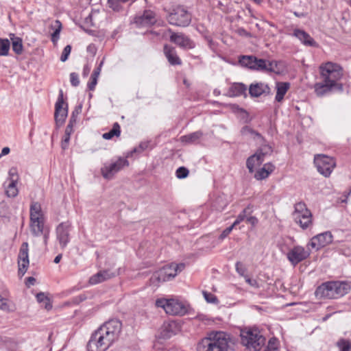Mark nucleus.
<instances>
[{
	"label": "nucleus",
	"mask_w": 351,
	"mask_h": 351,
	"mask_svg": "<svg viewBox=\"0 0 351 351\" xmlns=\"http://www.w3.org/2000/svg\"><path fill=\"white\" fill-rule=\"evenodd\" d=\"M121 322L116 319L103 324L90 336L87 343L88 351H106L120 336Z\"/></svg>",
	"instance_id": "1"
},
{
	"label": "nucleus",
	"mask_w": 351,
	"mask_h": 351,
	"mask_svg": "<svg viewBox=\"0 0 351 351\" xmlns=\"http://www.w3.org/2000/svg\"><path fill=\"white\" fill-rule=\"evenodd\" d=\"M319 70L321 80L314 84V90L317 96H324L333 90H343V84L339 83V80L343 72L339 64L327 62L321 64Z\"/></svg>",
	"instance_id": "2"
},
{
	"label": "nucleus",
	"mask_w": 351,
	"mask_h": 351,
	"mask_svg": "<svg viewBox=\"0 0 351 351\" xmlns=\"http://www.w3.org/2000/svg\"><path fill=\"white\" fill-rule=\"evenodd\" d=\"M235 339L226 332L212 330L197 344V351H230L234 350Z\"/></svg>",
	"instance_id": "3"
},
{
	"label": "nucleus",
	"mask_w": 351,
	"mask_h": 351,
	"mask_svg": "<svg viewBox=\"0 0 351 351\" xmlns=\"http://www.w3.org/2000/svg\"><path fill=\"white\" fill-rule=\"evenodd\" d=\"M350 286L346 282L330 281L322 283L315 290L319 299H337L348 293Z\"/></svg>",
	"instance_id": "4"
},
{
	"label": "nucleus",
	"mask_w": 351,
	"mask_h": 351,
	"mask_svg": "<svg viewBox=\"0 0 351 351\" xmlns=\"http://www.w3.org/2000/svg\"><path fill=\"white\" fill-rule=\"evenodd\" d=\"M241 343L250 351H260L265 343V338L256 328H245L240 332Z\"/></svg>",
	"instance_id": "5"
},
{
	"label": "nucleus",
	"mask_w": 351,
	"mask_h": 351,
	"mask_svg": "<svg viewBox=\"0 0 351 351\" xmlns=\"http://www.w3.org/2000/svg\"><path fill=\"white\" fill-rule=\"evenodd\" d=\"M30 231L35 237H39L47 228L45 226V216L41 205L37 202H32L29 208Z\"/></svg>",
	"instance_id": "6"
},
{
	"label": "nucleus",
	"mask_w": 351,
	"mask_h": 351,
	"mask_svg": "<svg viewBox=\"0 0 351 351\" xmlns=\"http://www.w3.org/2000/svg\"><path fill=\"white\" fill-rule=\"evenodd\" d=\"M156 306L162 308L167 314L172 315H182L187 312L186 306L177 299H158Z\"/></svg>",
	"instance_id": "7"
},
{
	"label": "nucleus",
	"mask_w": 351,
	"mask_h": 351,
	"mask_svg": "<svg viewBox=\"0 0 351 351\" xmlns=\"http://www.w3.org/2000/svg\"><path fill=\"white\" fill-rule=\"evenodd\" d=\"M293 219L303 229H307L313 223L311 212L306 208L304 202L296 203L293 213Z\"/></svg>",
	"instance_id": "8"
},
{
	"label": "nucleus",
	"mask_w": 351,
	"mask_h": 351,
	"mask_svg": "<svg viewBox=\"0 0 351 351\" xmlns=\"http://www.w3.org/2000/svg\"><path fill=\"white\" fill-rule=\"evenodd\" d=\"M314 163L318 172L325 177L330 176L336 166L334 158L324 154L315 156Z\"/></svg>",
	"instance_id": "9"
},
{
	"label": "nucleus",
	"mask_w": 351,
	"mask_h": 351,
	"mask_svg": "<svg viewBox=\"0 0 351 351\" xmlns=\"http://www.w3.org/2000/svg\"><path fill=\"white\" fill-rule=\"evenodd\" d=\"M128 165L129 162L126 158H119L114 162H112L109 164H105L101 169V173L105 179L110 180L117 172Z\"/></svg>",
	"instance_id": "10"
},
{
	"label": "nucleus",
	"mask_w": 351,
	"mask_h": 351,
	"mask_svg": "<svg viewBox=\"0 0 351 351\" xmlns=\"http://www.w3.org/2000/svg\"><path fill=\"white\" fill-rule=\"evenodd\" d=\"M311 254L308 250H306L301 245H295L292 247L287 254V258L293 266L306 260Z\"/></svg>",
	"instance_id": "11"
},
{
	"label": "nucleus",
	"mask_w": 351,
	"mask_h": 351,
	"mask_svg": "<svg viewBox=\"0 0 351 351\" xmlns=\"http://www.w3.org/2000/svg\"><path fill=\"white\" fill-rule=\"evenodd\" d=\"M68 114V105L64 104L63 99V91L60 90L58 100L55 104V121L56 125L59 127L62 125Z\"/></svg>",
	"instance_id": "12"
},
{
	"label": "nucleus",
	"mask_w": 351,
	"mask_h": 351,
	"mask_svg": "<svg viewBox=\"0 0 351 351\" xmlns=\"http://www.w3.org/2000/svg\"><path fill=\"white\" fill-rule=\"evenodd\" d=\"M333 237L330 231L318 234L311 239L308 246L317 250L330 244L332 242Z\"/></svg>",
	"instance_id": "13"
},
{
	"label": "nucleus",
	"mask_w": 351,
	"mask_h": 351,
	"mask_svg": "<svg viewBox=\"0 0 351 351\" xmlns=\"http://www.w3.org/2000/svg\"><path fill=\"white\" fill-rule=\"evenodd\" d=\"M28 252V243L27 242L23 243L18 255V272L21 277L26 273L29 265Z\"/></svg>",
	"instance_id": "14"
},
{
	"label": "nucleus",
	"mask_w": 351,
	"mask_h": 351,
	"mask_svg": "<svg viewBox=\"0 0 351 351\" xmlns=\"http://www.w3.org/2000/svg\"><path fill=\"white\" fill-rule=\"evenodd\" d=\"M71 223L62 222L56 228V237L62 248H64L70 241Z\"/></svg>",
	"instance_id": "15"
},
{
	"label": "nucleus",
	"mask_w": 351,
	"mask_h": 351,
	"mask_svg": "<svg viewBox=\"0 0 351 351\" xmlns=\"http://www.w3.org/2000/svg\"><path fill=\"white\" fill-rule=\"evenodd\" d=\"M180 330L179 324L175 321L164 322L161 328V337L164 339H169L176 335Z\"/></svg>",
	"instance_id": "16"
},
{
	"label": "nucleus",
	"mask_w": 351,
	"mask_h": 351,
	"mask_svg": "<svg viewBox=\"0 0 351 351\" xmlns=\"http://www.w3.org/2000/svg\"><path fill=\"white\" fill-rule=\"evenodd\" d=\"M170 40L184 49H193L195 43L182 33H173L170 36Z\"/></svg>",
	"instance_id": "17"
},
{
	"label": "nucleus",
	"mask_w": 351,
	"mask_h": 351,
	"mask_svg": "<svg viewBox=\"0 0 351 351\" xmlns=\"http://www.w3.org/2000/svg\"><path fill=\"white\" fill-rule=\"evenodd\" d=\"M269 92V86L263 82L253 83L249 87V93L252 97H258L263 94H268Z\"/></svg>",
	"instance_id": "18"
},
{
	"label": "nucleus",
	"mask_w": 351,
	"mask_h": 351,
	"mask_svg": "<svg viewBox=\"0 0 351 351\" xmlns=\"http://www.w3.org/2000/svg\"><path fill=\"white\" fill-rule=\"evenodd\" d=\"M116 276L115 272H112L109 269L101 270L92 276L88 280L90 285H94L107 280H109Z\"/></svg>",
	"instance_id": "19"
},
{
	"label": "nucleus",
	"mask_w": 351,
	"mask_h": 351,
	"mask_svg": "<svg viewBox=\"0 0 351 351\" xmlns=\"http://www.w3.org/2000/svg\"><path fill=\"white\" fill-rule=\"evenodd\" d=\"M168 276L170 275L167 274V271L163 267L153 273L150 278V282L152 285L158 287L161 282L171 280Z\"/></svg>",
	"instance_id": "20"
},
{
	"label": "nucleus",
	"mask_w": 351,
	"mask_h": 351,
	"mask_svg": "<svg viewBox=\"0 0 351 351\" xmlns=\"http://www.w3.org/2000/svg\"><path fill=\"white\" fill-rule=\"evenodd\" d=\"M293 35L298 38L304 45L310 47H315L317 45L314 39L308 33L303 30L295 29Z\"/></svg>",
	"instance_id": "21"
},
{
	"label": "nucleus",
	"mask_w": 351,
	"mask_h": 351,
	"mask_svg": "<svg viewBox=\"0 0 351 351\" xmlns=\"http://www.w3.org/2000/svg\"><path fill=\"white\" fill-rule=\"evenodd\" d=\"M164 53L171 65H180L182 64V61L178 56L174 47L165 45L164 46Z\"/></svg>",
	"instance_id": "22"
},
{
	"label": "nucleus",
	"mask_w": 351,
	"mask_h": 351,
	"mask_svg": "<svg viewBox=\"0 0 351 351\" xmlns=\"http://www.w3.org/2000/svg\"><path fill=\"white\" fill-rule=\"evenodd\" d=\"M275 167L273 164L265 163L263 167L259 169L254 174V178L257 180H262L267 178L274 171Z\"/></svg>",
	"instance_id": "23"
},
{
	"label": "nucleus",
	"mask_w": 351,
	"mask_h": 351,
	"mask_svg": "<svg viewBox=\"0 0 351 351\" xmlns=\"http://www.w3.org/2000/svg\"><path fill=\"white\" fill-rule=\"evenodd\" d=\"M247 86L243 83H233L229 88L227 95L229 97H238L246 95Z\"/></svg>",
	"instance_id": "24"
},
{
	"label": "nucleus",
	"mask_w": 351,
	"mask_h": 351,
	"mask_svg": "<svg viewBox=\"0 0 351 351\" xmlns=\"http://www.w3.org/2000/svg\"><path fill=\"white\" fill-rule=\"evenodd\" d=\"M17 182L13 180H6L4 182L5 193L8 197H15L17 196L19 193V189L16 186Z\"/></svg>",
	"instance_id": "25"
},
{
	"label": "nucleus",
	"mask_w": 351,
	"mask_h": 351,
	"mask_svg": "<svg viewBox=\"0 0 351 351\" xmlns=\"http://www.w3.org/2000/svg\"><path fill=\"white\" fill-rule=\"evenodd\" d=\"M264 161V158L260 156L257 152H256L252 156H250L246 161V166L249 170L250 173H253L254 171V169L261 165Z\"/></svg>",
	"instance_id": "26"
},
{
	"label": "nucleus",
	"mask_w": 351,
	"mask_h": 351,
	"mask_svg": "<svg viewBox=\"0 0 351 351\" xmlns=\"http://www.w3.org/2000/svg\"><path fill=\"white\" fill-rule=\"evenodd\" d=\"M185 267V265L184 263L176 264L171 263L168 265L164 266L165 269L167 271V274H169L170 276H168L171 280L173 279L178 273L181 272Z\"/></svg>",
	"instance_id": "27"
},
{
	"label": "nucleus",
	"mask_w": 351,
	"mask_h": 351,
	"mask_svg": "<svg viewBox=\"0 0 351 351\" xmlns=\"http://www.w3.org/2000/svg\"><path fill=\"white\" fill-rule=\"evenodd\" d=\"M290 87V84L289 82H278L276 84V95L275 97V99L278 102H281L285 94Z\"/></svg>",
	"instance_id": "28"
},
{
	"label": "nucleus",
	"mask_w": 351,
	"mask_h": 351,
	"mask_svg": "<svg viewBox=\"0 0 351 351\" xmlns=\"http://www.w3.org/2000/svg\"><path fill=\"white\" fill-rule=\"evenodd\" d=\"M169 16L171 20L182 21L183 22L189 19L187 17V12L180 6H178L173 9Z\"/></svg>",
	"instance_id": "29"
},
{
	"label": "nucleus",
	"mask_w": 351,
	"mask_h": 351,
	"mask_svg": "<svg viewBox=\"0 0 351 351\" xmlns=\"http://www.w3.org/2000/svg\"><path fill=\"white\" fill-rule=\"evenodd\" d=\"M202 136L203 133L201 131H196L181 136L180 141L188 144H193L197 143Z\"/></svg>",
	"instance_id": "30"
},
{
	"label": "nucleus",
	"mask_w": 351,
	"mask_h": 351,
	"mask_svg": "<svg viewBox=\"0 0 351 351\" xmlns=\"http://www.w3.org/2000/svg\"><path fill=\"white\" fill-rule=\"evenodd\" d=\"M10 38L12 41V48L13 51L17 55L21 54L23 50L22 39L16 36L14 34H10Z\"/></svg>",
	"instance_id": "31"
},
{
	"label": "nucleus",
	"mask_w": 351,
	"mask_h": 351,
	"mask_svg": "<svg viewBox=\"0 0 351 351\" xmlns=\"http://www.w3.org/2000/svg\"><path fill=\"white\" fill-rule=\"evenodd\" d=\"M155 13L151 10H145L136 18L135 22H151L155 20Z\"/></svg>",
	"instance_id": "32"
},
{
	"label": "nucleus",
	"mask_w": 351,
	"mask_h": 351,
	"mask_svg": "<svg viewBox=\"0 0 351 351\" xmlns=\"http://www.w3.org/2000/svg\"><path fill=\"white\" fill-rule=\"evenodd\" d=\"M241 133L243 136H250L254 139L258 138L264 141V138L258 132L254 130L250 126L245 125L241 130Z\"/></svg>",
	"instance_id": "33"
},
{
	"label": "nucleus",
	"mask_w": 351,
	"mask_h": 351,
	"mask_svg": "<svg viewBox=\"0 0 351 351\" xmlns=\"http://www.w3.org/2000/svg\"><path fill=\"white\" fill-rule=\"evenodd\" d=\"M49 29L53 30L51 34V40L53 45H56L58 40L60 39V32L62 29V23H58L56 26L51 25Z\"/></svg>",
	"instance_id": "34"
},
{
	"label": "nucleus",
	"mask_w": 351,
	"mask_h": 351,
	"mask_svg": "<svg viewBox=\"0 0 351 351\" xmlns=\"http://www.w3.org/2000/svg\"><path fill=\"white\" fill-rule=\"evenodd\" d=\"M121 134V129L119 124L116 122L113 124L112 128L108 132L103 134V138L106 140L111 139L114 136H119Z\"/></svg>",
	"instance_id": "35"
},
{
	"label": "nucleus",
	"mask_w": 351,
	"mask_h": 351,
	"mask_svg": "<svg viewBox=\"0 0 351 351\" xmlns=\"http://www.w3.org/2000/svg\"><path fill=\"white\" fill-rule=\"evenodd\" d=\"M254 60L255 56H242L240 57L239 62L241 66L252 69Z\"/></svg>",
	"instance_id": "36"
},
{
	"label": "nucleus",
	"mask_w": 351,
	"mask_h": 351,
	"mask_svg": "<svg viewBox=\"0 0 351 351\" xmlns=\"http://www.w3.org/2000/svg\"><path fill=\"white\" fill-rule=\"evenodd\" d=\"M261 141L262 142V146L257 150V153L258 154H260V156L263 158L265 159V157L267 155H270L272 152H273V149L272 147L267 145V144H264V141H262L261 140Z\"/></svg>",
	"instance_id": "37"
},
{
	"label": "nucleus",
	"mask_w": 351,
	"mask_h": 351,
	"mask_svg": "<svg viewBox=\"0 0 351 351\" xmlns=\"http://www.w3.org/2000/svg\"><path fill=\"white\" fill-rule=\"evenodd\" d=\"M10 43L8 39L0 38V56H5L9 53Z\"/></svg>",
	"instance_id": "38"
},
{
	"label": "nucleus",
	"mask_w": 351,
	"mask_h": 351,
	"mask_svg": "<svg viewBox=\"0 0 351 351\" xmlns=\"http://www.w3.org/2000/svg\"><path fill=\"white\" fill-rule=\"evenodd\" d=\"M82 105H79L75 108L73 111L71 113V116L69 119V122L67 126H70V128H73V125L76 123L77 117L82 112Z\"/></svg>",
	"instance_id": "39"
},
{
	"label": "nucleus",
	"mask_w": 351,
	"mask_h": 351,
	"mask_svg": "<svg viewBox=\"0 0 351 351\" xmlns=\"http://www.w3.org/2000/svg\"><path fill=\"white\" fill-rule=\"evenodd\" d=\"M73 128H70V126H66L64 132V135L61 143V146L63 149H66L68 147L71 134L73 133Z\"/></svg>",
	"instance_id": "40"
},
{
	"label": "nucleus",
	"mask_w": 351,
	"mask_h": 351,
	"mask_svg": "<svg viewBox=\"0 0 351 351\" xmlns=\"http://www.w3.org/2000/svg\"><path fill=\"white\" fill-rule=\"evenodd\" d=\"M279 348V341L278 339L275 337L271 338L268 344L264 351H278Z\"/></svg>",
	"instance_id": "41"
},
{
	"label": "nucleus",
	"mask_w": 351,
	"mask_h": 351,
	"mask_svg": "<svg viewBox=\"0 0 351 351\" xmlns=\"http://www.w3.org/2000/svg\"><path fill=\"white\" fill-rule=\"evenodd\" d=\"M266 60L264 59H258L255 57V60L254 62V64L252 66V70L256 71H264V69H266Z\"/></svg>",
	"instance_id": "42"
},
{
	"label": "nucleus",
	"mask_w": 351,
	"mask_h": 351,
	"mask_svg": "<svg viewBox=\"0 0 351 351\" xmlns=\"http://www.w3.org/2000/svg\"><path fill=\"white\" fill-rule=\"evenodd\" d=\"M340 351H350L351 350V341L341 339L337 343Z\"/></svg>",
	"instance_id": "43"
},
{
	"label": "nucleus",
	"mask_w": 351,
	"mask_h": 351,
	"mask_svg": "<svg viewBox=\"0 0 351 351\" xmlns=\"http://www.w3.org/2000/svg\"><path fill=\"white\" fill-rule=\"evenodd\" d=\"M250 205L244 208L239 214V215L237 217V219L236 220L234 221V223H232L233 226H237L238 224H239L241 221H244L245 219L247 220V211L248 210H250Z\"/></svg>",
	"instance_id": "44"
},
{
	"label": "nucleus",
	"mask_w": 351,
	"mask_h": 351,
	"mask_svg": "<svg viewBox=\"0 0 351 351\" xmlns=\"http://www.w3.org/2000/svg\"><path fill=\"white\" fill-rule=\"evenodd\" d=\"M36 299H37V301L40 303L41 302H44L45 303V308L47 309V310H49L51 308V304H50V301H49V299L45 295L44 293H38L37 295H36Z\"/></svg>",
	"instance_id": "45"
},
{
	"label": "nucleus",
	"mask_w": 351,
	"mask_h": 351,
	"mask_svg": "<svg viewBox=\"0 0 351 351\" xmlns=\"http://www.w3.org/2000/svg\"><path fill=\"white\" fill-rule=\"evenodd\" d=\"M189 173V171L184 167H179L176 171V176L179 179L186 178Z\"/></svg>",
	"instance_id": "46"
},
{
	"label": "nucleus",
	"mask_w": 351,
	"mask_h": 351,
	"mask_svg": "<svg viewBox=\"0 0 351 351\" xmlns=\"http://www.w3.org/2000/svg\"><path fill=\"white\" fill-rule=\"evenodd\" d=\"M203 295H204V299L206 300L207 302L211 303V304H217L218 303V299L214 294H213L211 293H208L207 291H203Z\"/></svg>",
	"instance_id": "47"
},
{
	"label": "nucleus",
	"mask_w": 351,
	"mask_h": 351,
	"mask_svg": "<svg viewBox=\"0 0 351 351\" xmlns=\"http://www.w3.org/2000/svg\"><path fill=\"white\" fill-rule=\"evenodd\" d=\"M149 142H141L137 147H135L133 149V150L131 151L130 155L132 156L133 153H141L147 149L149 147Z\"/></svg>",
	"instance_id": "48"
},
{
	"label": "nucleus",
	"mask_w": 351,
	"mask_h": 351,
	"mask_svg": "<svg viewBox=\"0 0 351 351\" xmlns=\"http://www.w3.org/2000/svg\"><path fill=\"white\" fill-rule=\"evenodd\" d=\"M265 64H266V69H264L265 71L278 73V71H277L276 70V68L277 67V62L276 61L266 60Z\"/></svg>",
	"instance_id": "49"
},
{
	"label": "nucleus",
	"mask_w": 351,
	"mask_h": 351,
	"mask_svg": "<svg viewBox=\"0 0 351 351\" xmlns=\"http://www.w3.org/2000/svg\"><path fill=\"white\" fill-rule=\"evenodd\" d=\"M71 45H66L63 51H62V55L60 56V60L62 62H65L67 60L68 58H69V56L71 53Z\"/></svg>",
	"instance_id": "50"
},
{
	"label": "nucleus",
	"mask_w": 351,
	"mask_h": 351,
	"mask_svg": "<svg viewBox=\"0 0 351 351\" xmlns=\"http://www.w3.org/2000/svg\"><path fill=\"white\" fill-rule=\"evenodd\" d=\"M108 4L114 11H119L121 9L119 0H108Z\"/></svg>",
	"instance_id": "51"
},
{
	"label": "nucleus",
	"mask_w": 351,
	"mask_h": 351,
	"mask_svg": "<svg viewBox=\"0 0 351 351\" xmlns=\"http://www.w3.org/2000/svg\"><path fill=\"white\" fill-rule=\"evenodd\" d=\"M70 82L73 86H77L80 84L78 74L74 72L71 73L70 74Z\"/></svg>",
	"instance_id": "52"
},
{
	"label": "nucleus",
	"mask_w": 351,
	"mask_h": 351,
	"mask_svg": "<svg viewBox=\"0 0 351 351\" xmlns=\"http://www.w3.org/2000/svg\"><path fill=\"white\" fill-rule=\"evenodd\" d=\"M8 176H9L7 178V180H15L16 182H18L19 175H18L17 170L16 168H11L9 170Z\"/></svg>",
	"instance_id": "53"
},
{
	"label": "nucleus",
	"mask_w": 351,
	"mask_h": 351,
	"mask_svg": "<svg viewBox=\"0 0 351 351\" xmlns=\"http://www.w3.org/2000/svg\"><path fill=\"white\" fill-rule=\"evenodd\" d=\"M236 271L241 276H243L246 269L241 262H237L235 265Z\"/></svg>",
	"instance_id": "54"
},
{
	"label": "nucleus",
	"mask_w": 351,
	"mask_h": 351,
	"mask_svg": "<svg viewBox=\"0 0 351 351\" xmlns=\"http://www.w3.org/2000/svg\"><path fill=\"white\" fill-rule=\"evenodd\" d=\"M234 227V226L232 224V226L226 228L220 234L219 239L221 240L224 239L232 232Z\"/></svg>",
	"instance_id": "55"
},
{
	"label": "nucleus",
	"mask_w": 351,
	"mask_h": 351,
	"mask_svg": "<svg viewBox=\"0 0 351 351\" xmlns=\"http://www.w3.org/2000/svg\"><path fill=\"white\" fill-rule=\"evenodd\" d=\"M245 282L247 283H248L251 287H254V288L259 287L258 282L256 280L252 279V278H249L248 276H245Z\"/></svg>",
	"instance_id": "56"
},
{
	"label": "nucleus",
	"mask_w": 351,
	"mask_h": 351,
	"mask_svg": "<svg viewBox=\"0 0 351 351\" xmlns=\"http://www.w3.org/2000/svg\"><path fill=\"white\" fill-rule=\"evenodd\" d=\"M97 83V79L90 76V82H88V89L90 90H93L95 88Z\"/></svg>",
	"instance_id": "57"
},
{
	"label": "nucleus",
	"mask_w": 351,
	"mask_h": 351,
	"mask_svg": "<svg viewBox=\"0 0 351 351\" xmlns=\"http://www.w3.org/2000/svg\"><path fill=\"white\" fill-rule=\"evenodd\" d=\"M102 64H103V61H101V63L99 64V66L93 71V73H92L91 77H95L96 79L98 78V77L100 74L101 70Z\"/></svg>",
	"instance_id": "58"
},
{
	"label": "nucleus",
	"mask_w": 351,
	"mask_h": 351,
	"mask_svg": "<svg viewBox=\"0 0 351 351\" xmlns=\"http://www.w3.org/2000/svg\"><path fill=\"white\" fill-rule=\"evenodd\" d=\"M247 221L250 223L252 226H255L257 225L258 220L254 216H250L247 217Z\"/></svg>",
	"instance_id": "59"
},
{
	"label": "nucleus",
	"mask_w": 351,
	"mask_h": 351,
	"mask_svg": "<svg viewBox=\"0 0 351 351\" xmlns=\"http://www.w3.org/2000/svg\"><path fill=\"white\" fill-rule=\"evenodd\" d=\"M86 51L88 53H90L92 56H94L96 53L97 49H96L95 45L90 44L87 47Z\"/></svg>",
	"instance_id": "60"
},
{
	"label": "nucleus",
	"mask_w": 351,
	"mask_h": 351,
	"mask_svg": "<svg viewBox=\"0 0 351 351\" xmlns=\"http://www.w3.org/2000/svg\"><path fill=\"white\" fill-rule=\"evenodd\" d=\"M42 235L43 236L44 244L47 245V241L49 237V230L48 228L44 230V232L42 233Z\"/></svg>",
	"instance_id": "61"
},
{
	"label": "nucleus",
	"mask_w": 351,
	"mask_h": 351,
	"mask_svg": "<svg viewBox=\"0 0 351 351\" xmlns=\"http://www.w3.org/2000/svg\"><path fill=\"white\" fill-rule=\"evenodd\" d=\"M8 308V305L6 302V300L0 295V308L6 310Z\"/></svg>",
	"instance_id": "62"
},
{
	"label": "nucleus",
	"mask_w": 351,
	"mask_h": 351,
	"mask_svg": "<svg viewBox=\"0 0 351 351\" xmlns=\"http://www.w3.org/2000/svg\"><path fill=\"white\" fill-rule=\"evenodd\" d=\"M90 69H91L90 66L88 64H86L84 66L83 72H82L84 77H87L88 75Z\"/></svg>",
	"instance_id": "63"
},
{
	"label": "nucleus",
	"mask_w": 351,
	"mask_h": 351,
	"mask_svg": "<svg viewBox=\"0 0 351 351\" xmlns=\"http://www.w3.org/2000/svg\"><path fill=\"white\" fill-rule=\"evenodd\" d=\"M81 28H82L86 32H87L88 34L91 36H97V32L96 30L86 28L84 25H81Z\"/></svg>",
	"instance_id": "64"
}]
</instances>
